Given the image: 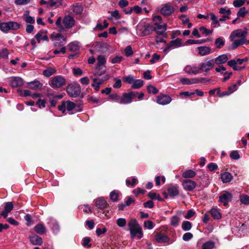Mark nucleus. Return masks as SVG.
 I'll use <instances>...</instances> for the list:
<instances>
[{"label": "nucleus", "instance_id": "obj_34", "mask_svg": "<svg viewBox=\"0 0 249 249\" xmlns=\"http://www.w3.org/2000/svg\"><path fill=\"white\" fill-rule=\"evenodd\" d=\"M35 38L38 43H40L41 40L49 41L48 37L46 35H43V32L41 31H40L36 35Z\"/></svg>", "mask_w": 249, "mask_h": 249}, {"label": "nucleus", "instance_id": "obj_56", "mask_svg": "<svg viewBox=\"0 0 249 249\" xmlns=\"http://www.w3.org/2000/svg\"><path fill=\"white\" fill-rule=\"evenodd\" d=\"M246 0H235L233 2V5L235 7H240L243 5Z\"/></svg>", "mask_w": 249, "mask_h": 249}, {"label": "nucleus", "instance_id": "obj_21", "mask_svg": "<svg viewBox=\"0 0 249 249\" xmlns=\"http://www.w3.org/2000/svg\"><path fill=\"white\" fill-rule=\"evenodd\" d=\"M155 240L159 243H165L169 241V238L166 235L161 233H157L155 235Z\"/></svg>", "mask_w": 249, "mask_h": 249}, {"label": "nucleus", "instance_id": "obj_46", "mask_svg": "<svg viewBox=\"0 0 249 249\" xmlns=\"http://www.w3.org/2000/svg\"><path fill=\"white\" fill-rule=\"evenodd\" d=\"M9 54V52L6 48H3L0 50V59L7 58Z\"/></svg>", "mask_w": 249, "mask_h": 249}, {"label": "nucleus", "instance_id": "obj_30", "mask_svg": "<svg viewBox=\"0 0 249 249\" xmlns=\"http://www.w3.org/2000/svg\"><path fill=\"white\" fill-rule=\"evenodd\" d=\"M221 177L223 183L230 182L233 178L232 175L229 172H224L221 174Z\"/></svg>", "mask_w": 249, "mask_h": 249}, {"label": "nucleus", "instance_id": "obj_54", "mask_svg": "<svg viewBox=\"0 0 249 249\" xmlns=\"http://www.w3.org/2000/svg\"><path fill=\"white\" fill-rule=\"evenodd\" d=\"M123 79L124 82L132 84L134 80V76L131 75L123 77Z\"/></svg>", "mask_w": 249, "mask_h": 249}, {"label": "nucleus", "instance_id": "obj_3", "mask_svg": "<svg viewBox=\"0 0 249 249\" xmlns=\"http://www.w3.org/2000/svg\"><path fill=\"white\" fill-rule=\"evenodd\" d=\"M128 226L132 239H133L136 236L139 239L142 237L143 232L142 227L138 224L136 219H130L128 222Z\"/></svg>", "mask_w": 249, "mask_h": 249}, {"label": "nucleus", "instance_id": "obj_37", "mask_svg": "<svg viewBox=\"0 0 249 249\" xmlns=\"http://www.w3.org/2000/svg\"><path fill=\"white\" fill-rule=\"evenodd\" d=\"M72 11L74 14L76 15H80L82 13L83 11V7L79 3H76L75 4L73 5Z\"/></svg>", "mask_w": 249, "mask_h": 249}, {"label": "nucleus", "instance_id": "obj_60", "mask_svg": "<svg viewBox=\"0 0 249 249\" xmlns=\"http://www.w3.org/2000/svg\"><path fill=\"white\" fill-rule=\"evenodd\" d=\"M230 157L233 160H237L240 158V155L237 151H232L230 154Z\"/></svg>", "mask_w": 249, "mask_h": 249}, {"label": "nucleus", "instance_id": "obj_62", "mask_svg": "<svg viewBox=\"0 0 249 249\" xmlns=\"http://www.w3.org/2000/svg\"><path fill=\"white\" fill-rule=\"evenodd\" d=\"M24 20L28 23H34L35 21V20L34 18L31 17L29 15H24Z\"/></svg>", "mask_w": 249, "mask_h": 249}, {"label": "nucleus", "instance_id": "obj_8", "mask_svg": "<svg viewBox=\"0 0 249 249\" xmlns=\"http://www.w3.org/2000/svg\"><path fill=\"white\" fill-rule=\"evenodd\" d=\"M214 66L213 59L206 60L200 64L199 68L200 72H208L213 69Z\"/></svg>", "mask_w": 249, "mask_h": 249}, {"label": "nucleus", "instance_id": "obj_38", "mask_svg": "<svg viewBox=\"0 0 249 249\" xmlns=\"http://www.w3.org/2000/svg\"><path fill=\"white\" fill-rule=\"evenodd\" d=\"M215 247V243L213 241H208L204 243L202 246V249H213Z\"/></svg>", "mask_w": 249, "mask_h": 249}, {"label": "nucleus", "instance_id": "obj_33", "mask_svg": "<svg viewBox=\"0 0 249 249\" xmlns=\"http://www.w3.org/2000/svg\"><path fill=\"white\" fill-rule=\"evenodd\" d=\"M35 231L39 234H42L46 232V229L42 224H38L34 228Z\"/></svg>", "mask_w": 249, "mask_h": 249}, {"label": "nucleus", "instance_id": "obj_12", "mask_svg": "<svg viewBox=\"0 0 249 249\" xmlns=\"http://www.w3.org/2000/svg\"><path fill=\"white\" fill-rule=\"evenodd\" d=\"M182 185L185 190L192 191L196 187V184L192 180L186 179L182 181Z\"/></svg>", "mask_w": 249, "mask_h": 249}, {"label": "nucleus", "instance_id": "obj_14", "mask_svg": "<svg viewBox=\"0 0 249 249\" xmlns=\"http://www.w3.org/2000/svg\"><path fill=\"white\" fill-rule=\"evenodd\" d=\"M109 79V76L106 75L104 78L99 79L97 78H93V83L91 84V87L94 88L95 91H98L100 89V86L104 83V81Z\"/></svg>", "mask_w": 249, "mask_h": 249}, {"label": "nucleus", "instance_id": "obj_41", "mask_svg": "<svg viewBox=\"0 0 249 249\" xmlns=\"http://www.w3.org/2000/svg\"><path fill=\"white\" fill-rule=\"evenodd\" d=\"M55 69L54 68L50 67L45 70L43 72V74L44 75L46 76L49 77L51 75H53V74L55 73Z\"/></svg>", "mask_w": 249, "mask_h": 249}, {"label": "nucleus", "instance_id": "obj_42", "mask_svg": "<svg viewBox=\"0 0 249 249\" xmlns=\"http://www.w3.org/2000/svg\"><path fill=\"white\" fill-rule=\"evenodd\" d=\"M192 227V223L188 221H183L181 225V228L184 231H188L190 230Z\"/></svg>", "mask_w": 249, "mask_h": 249}, {"label": "nucleus", "instance_id": "obj_49", "mask_svg": "<svg viewBox=\"0 0 249 249\" xmlns=\"http://www.w3.org/2000/svg\"><path fill=\"white\" fill-rule=\"evenodd\" d=\"M215 43L217 48H220L225 44V41L222 37H218L216 39Z\"/></svg>", "mask_w": 249, "mask_h": 249}, {"label": "nucleus", "instance_id": "obj_18", "mask_svg": "<svg viewBox=\"0 0 249 249\" xmlns=\"http://www.w3.org/2000/svg\"><path fill=\"white\" fill-rule=\"evenodd\" d=\"M184 71L189 74L196 75L200 72L199 68L196 65H187L184 68Z\"/></svg>", "mask_w": 249, "mask_h": 249}, {"label": "nucleus", "instance_id": "obj_20", "mask_svg": "<svg viewBox=\"0 0 249 249\" xmlns=\"http://www.w3.org/2000/svg\"><path fill=\"white\" fill-rule=\"evenodd\" d=\"M48 220L47 223L51 227L53 232L57 233L59 231L60 228L56 220L53 218H49Z\"/></svg>", "mask_w": 249, "mask_h": 249}, {"label": "nucleus", "instance_id": "obj_25", "mask_svg": "<svg viewBox=\"0 0 249 249\" xmlns=\"http://www.w3.org/2000/svg\"><path fill=\"white\" fill-rule=\"evenodd\" d=\"M198 53L201 56L206 55L211 53V48L207 46H200L197 48Z\"/></svg>", "mask_w": 249, "mask_h": 249}, {"label": "nucleus", "instance_id": "obj_55", "mask_svg": "<svg viewBox=\"0 0 249 249\" xmlns=\"http://www.w3.org/2000/svg\"><path fill=\"white\" fill-rule=\"evenodd\" d=\"M66 108L68 111L72 110L75 107V104L71 101H68L65 103Z\"/></svg>", "mask_w": 249, "mask_h": 249}, {"label": "nucleus", "instance_id": "obj_28", "mask_svg": "<svg viewBox=\"0 0 249 249\" xmlns=\"http://www.w3.org/2000/svg\"><path fill=\"white\" fill-rule=\"evenodd\" d=\"M210 213L214 219H220L222 217L221 213L217 208H212L210 210Z\"/></svg>", "mask_w": 249, "mask_h": 249}, {"label": "nucleus", "instance_id": "obj_23", "mask_svg": "<svg viewBox=\"0 0 249 249\" xmlns=\"http://www.w3.org/2000/svg\"><path fill=\"white\" fill-rule=\"evenodd\" d=\"M228 57L225 54H223L217 56L214 60V63L217 65H220L224 64L228 61Z\"/></svg>", "mask_w": 249, "mask_h": 249}, {"label": "nucleus", "instance_id": "obj_13", "mask_svg": "<svg viewBox=\"0 0 249 249\" xmlns=\"http://www.w3.org/2000/svg\"><path fill=\"white\" fill-rule=\"evenodd\" d=\"M182 46V39L177 38L175 40L171 41L167 46L163 49V52H167L170 49H174L178 48Z\"/></svg>", "mask_w": 249, "mask_h": 249}, {"label": "nucleus", "instance_id": "obj_32", "mask_svg": "<svg viewBox=\"0 0 249 249\" xmlns=\"http://www.w3.org/2000/svg\"><path fill=\"white\" fill-rule=\"evenodd\" d=\"M196 175V172L193 170H186L182 173V176L185 178H193Z\"/></svg>", "mask_w": 249, "mask_h": 249}, {"label": "nucleus", "instance_id": "obj_24", "mask_svg": "<svg viewBox=\"0 0 249 249\" xmlns=\"http://www.w3.org/2000/svg\"><path fill=\"white\" fill-rule=\"evenodd\" d=\"M106 71V66H96L95 67V71L93 72V75L96 76H101L105 73Z\"/></svg>", "mask_w": 249, "mask_h": 249}, {"label": "nucleus", "instance_id": "obj_51", "mask_svg": "<svg viewBox=\"0 0 249 249\" xmlns=\"http://www.w3.org/2000/svg\"><path fill=\"white\" fill-rule=\"evenodd\" d=\"M147 89L149 93H152L154 94L157 93L159 91L155 87L151 85H149L147 86Z\"/></svg>", "mask_w": 249, "mask_h": 249}, {"label": "nucleus", "instance_id": "obj_7", "mask_svg": "<svg viewBox=\"0 0 249 249\" xmlns=\"http://www.w3.org/2000/svg\"><path fill=\"white\" fill-rule=\"evenodd\" d=\"M138 94L137 91H131L123 94L121 98L120 103L122 104H128L132 102L133 99L136 97Z\"/></svg>", "mask_w": 249, "mask_h": 249}, {"label": "nucleus", "instance_id": "obj_22", "mask_svg": "<svg viewBox=\"0 0 249 249\" xmlns=\"http://www.w3.org/2000/svg\"><path fill=\"white\" fill-rule=\"evenodd\" d=\"M42 87V84L38 81H34L28 83V88L32 89H40Z\"/></svg>", "mask_w": 249, "mask_h": 249}, {"label": "nucleus", "instance_id": "obj_31", "mask_svg": "<svg viewBox=\"0 0 249 249\" xmlns=\"http://www.w3.org/2000/svg\"><path fill=\"white\" fill-rule=\"evenodd\" d=\"M49 5L52 7H59L60 6H65L63 0H49Z\"/></svg>", "mask_w": 249, "mask_h": 249}, {"label": "nucleus", "instance_id": "obj_5", "mask_svg": "<svg viewBox=\"0 0 249 249\" xmlns=\"http://www.w3.org/2000/svg\"><path fill=\"white\" fill-rule=\"evenodd\" d=\"M67 92L71 97H78L81 93V87L78 83L71 84L68 86Z\"/></svg>", "mask_w": 249, "mask_h": 249}, {"label": "nucleus", "instance_id": "obj_1", "mask_svg": "<svg viewBox=\"0 0 249 249\" xmlns=\"http://www.w3.org/2000/svg\"><path fill=\"white\" fill-rule=\"evenodd\" d=\"M248 34L247 29L244 30L237 29L231 32L230 38L232 42V46L233 48H237L239 45L244 44L246 42V36Z\"/></svg>", "mask_w": 249, "mask_h": 249}, {"label": "nucleus", "instance_id": "obj_15", "mask_svg": "<svg viewBox=\"0 0 249 249\" xmlns=\"http://www.w3.org/2000/svg\"><path fill=\"white\" fill-rule=\"evenodd\" d=\"M154 24L155 25V26H154V31H156L159 35H163L167 29L166 24L162 22H156V23Z\"/></svg>", "mask_w": 249, "mask_h": 249}, {"label": "nucleus", "instance_id": "obj_43", "mask_svg": "<svg viewBox=\"0 0 249 249\" xmlns=\"http://www.w3.org/2000/svg\"><path fill=\"white\" fill-rule=\"evenodd\" d=\"M240 201L242 204L249 205V196L247 195H241L239 196Z\"/></svg>", "mask_w": 249, "mask_h": 249}, {"label": "nucleus", "instance_id": "obj_63", "mask_svg": "<svg viewBox=\"0 0 249 249\" xmlns=\"http://www.w3.org/2000/svg\"><path fill=\"white\" fill-rule=\"evenodd\" d=\"M110 198L114 201H116L118 200V194L113 191L110 193Z\"/></svg>", "mask_w": 249, "mask_h": 249}, {"label": "nucleus", "instance_id": "obj_44", "mask_svg": "<svg viewBox=\"0 0 249 249\" xmlns=\"http://www.w3.org/2000/svg\"><path fill=\"white\" fill-rule=\"evenodd\" d=\"M126 220L124 218H119L116 220V224L117 226L121 228H123L126 225Z\"/></svg>", "mask_w": 249, "mask_h": 249}, {"label": "nucleus", "instance_id": "obj_58", "mask_svg": "<svg viewBox=\"0 0 249 249\" xmlns=\"http://www.w3.org/2000/svg\"><path fill=\"white\" fill-rule=\"evenodd\" d=\"M143 226L144 228L149 230L152 229L154 227L153 223L150 220H147L144 221Z\"/></svg>", "mask_w": 249, "mask_h": 249}, {"label": "nucleus", "instance_id": "obj_53", "mask_svg": "<svg viewBox=\"0 0 249 249\" xmlns=\"http://www.w3.org/2000/svg\"><path fill=\"white\" fill-rule=\"evenodd\" d=\"M46 102L44 99H38V101L36 102V105H37L39 108H44L46 106Z\"/></svg>", "mask_w": 249, "mask_h": 249}, {"label": "nucleus", "instance_id": "obj_29", "mask_svg": "<svg viewBox=\"0 0 249 249\" xmlns=\"http://www.w3.org/2000/svg\"><path fill=\"white\" fill-rule=\"evenodd\" d=\"M107 205V201L101 198H98L95 200V205L99 209H104L106 208Z\"/></svg>", "mask_w": 249, "mask_h": 249}, {"label": "nucleus", "instance_id": "obj_59", "mask_svg": "<svg viewBox=\"0 0 249 249\" xmlns=\"http://www.w3.org/2000/svg\"><path fill=\"white\" fill-rule=\"evenodd\" d=\"M109 98L112 101L120 103L121 101V98L118 94H110L109 96Z\"/></svg>", "mask_w": 249, "mask_h": 249}, {"label": "nucleus", "instance_id": "obj_45", "mask_svg": "<svg viewBox=\"0 0 249 249\" xmlns=\"http://www.w3.org/2000/svg\"><path fill=\"white\" fill-rule=\"evenodd\" d=\"M108 23L107 20H105L103 22V25L101 23H98L96 25L95 29L97 30L101 31L105 28H106L108 26Z\"/></svg>", "mask_w": 249, "mask_h": 249}, {"label": "nucleus", "instance_id": "obj_27", "mask_svg": "<svg viewBox=\"0 0 249 249\" xmlns=\"http://www.w3.org/2000/svg\"><path fill=\"white\" fill-rule=\"evenodd\" d=\"M30 242L35 245H41L43 241L42 238L36 235H33L30 237Z\"/></svg>", "mask_w": 249, "mask_h": 249}, {"label": "nucleus", "instance_id": "obj_35", "mask_svg": "<svg viewBox=\"0 0 249 249\" xmlns=\"http://www.w3.org/2000/svg\"><path fill=\"white\" fill-rule=\"evenodd\" d=\"M68 48L71 52H76L79 50L80 46L79 42L77 41H73L70 43L68 45Z\"/></svg>", "mask_w": 249, "mask_h": 249}, {"label": "nucleus", "instance_id": "obj_4", "mask_svg": "<svg viewBox=\"0 0 249 249\" xmlns=\"http://www.w3.org/2000/svg\"><path fill=\"white\" fill-rule=\"evenodd\" d=\"M19 27V24L15 21L0 23V30L5 33H8L10 30H17Z\"/></svg>", "mask_w": 249, "mask_h": 249}, {"label": "nucleus", "instance_id": "obj_19", "mask_svg": "<svg viewBox=\"0 0 249 249\" xmlns=\"http://www.w3.org/2000/svg\"><path fill=\"white\" fill-rule=\"evenodd\" d=\"M171 98L166 94H160L157 97V102L161 105H165L171 102Z\"/></svg>", "mask_w": 249, "mask_h": 249}, {"label": "nucleus", "instance_id": "obj_36", "mask_svg": "<svg viewBox=\"0 0 249 249\" xmlns=\"http://www.w3.org/2000/svg\"><path fill=\"white\" fill-rule=\"evenodd\" d=\"M228 65L231 67L234 71H239L245 68V67H240L236 65L235 60H231L228 62Z\"/></svg>", "mask_w": 249, "mask_h": 249}, {"label": "nucleus", "instance_id": "obj_9", "mask_svg": "<svg viewBox=\"0 0 249 249\" xmlns=\"http://www.w3.org/2000/svg\"><path fill=\"white\" fill-rule=\"evenodd\" d=\"M232 194L228 191H225L220 194L219 196V201L226 206L232 200Z\"/></svg>", "mask_w": 249, "mask_h": 249}, {"label": "nucleus", "instance_id": "obj_61", "mask_svg": "<svg viewBox=\"0 0 249 249\" xmlns=\"http://www.w3.org/2000/svg\"><path fill=\"white\" fill-rule=\"evenodd\" d=\"M193 237V235L191 232H186L182 236V239L185 241H188Z\"/></svg>", "mask_w": 249, "mask_h": 249}, {"label": "nucleus", "instance_id": "obj_64", "mask_svg": "<svg viewBox=\"0 0 249 249\" xmlns=\"http://www.w3.org/2000/svg\"><path fill=\"white\" fill-rule=\"evenodd\" d=\"M199 30L200 31L202 32L203 34H204L206 36L209 35L213 32V30H208L203 26L199 28Z\"/></svg>", "mask_w": 249, "mask_h": 249}, {"label": "nucleus", "instance_id": "obj_47", "mask_svg": "<svg viewBox=\"0 0 249 249\" xmlns=\"http://www.w3.org/2000/svg\"><path fill=\"white\" fill-rule=\"evenodd\" d=\"M179 221V218L177 215L173 216L171 218V224L174 226L177 227L178 225Z\"/></svg>", "mask_w": 249, "mask_h": 249}, {"label": "nucleus", "instance_id": "obj_11", "mask_svg": "<svg viewBox=\"0 0 249 249\" xmlns=\"http://www.w3.org/2000/svg\"><path fill=\"white\" fill-rule=\"evenodd\" d=\"M138 30L141 31L142 36H145L151 34L154 31V26L146 25H139Z\"/></svg>", "mask_w": 249, "mask_h": 249}, {"label": "nucleus", "instance_id": "obj_40", "mask_svg": "<svg viewBox=\"0 0 249 249\" xmlns=\"http://www.w3.org/2000/svg\"><path fill=\"white\" fill-rule=\"evenodd\" d=\"M143 85V81L141 79H137L134 80L132 83L131 87L134 89H138L140 88Z\"/></svg>", "mask_w": 249, "mask_h": 249}, {"label": "nucleus", "instance_id": "obj_52", "mask_svg": "<svg viewBox=\"0 0 249 249\" xmlns=\"http://www.w3.org/2000/svg\"><path fill=\"white\" fill-rule=\"evenodd\" d=\"M13 209V204L12 202H8L5 204L4 210L10 213Z\"/></svg>", "mask_w": 249, "mask_h": 249}, {"label": "nucleus", "instance_id": "obj_50", "mask_svg": "<svg viewBox=\"0 0 249 249\" xmlns=\"http://www.w3.org/2000/svg\"><path fill=\"white\" fill-rule=\"evenodd\" d=\"M205 42V40L200 39V40H194V39H189L186 41V43L189 44H200L204 43Z\"/></svg>", "mask_w": 249, "mask_h": 249}, {"label": "nucleus", "instance_id": "obj_39", "mask_svg": "<svg viewBox=\"0 0 249 249\" xmlns=\"http://www.w3.org/2000/svg\"><path fill=\"white\" fill-rule=\"evenodd\" d=\"M97 63L96 66H105L106 63V59L104 55H99L97 58Z\"/></svg>", "mask_w": 249, "mask_h": 249}, {"label": "nucleus", "instance_id": "obj_6", "mask_svg": "<svg viewBox=\"0 0 249 249\" xmlns=\"http://www.w3.org/2000/svg\"><path fill=\"white\" fill-rule=\"evenodd\" d=\"M55 47H61L66 43V38L59 33H53L51 35Z\"/></svg>", "mask_w": 249, "mask_h": 249}, {"label": "nucleus", "instance_id": "obj_26", "mask_svg": "<svg viewBox=\"0 0 249 249\" xmlns=\"http://www.w3.org/2000/svg\"><path fill=\"white\" fill-rule=\"evenodd\" d=\"M168 193L171 197H175L179 194L178 186L177 185L168 188Z\"/></svg>", "mask_w": 249, "mask_h": 249}, {"label": "nucleus", "instance_id": "obj_16", "mask_svg": "<svg viewBox=\"0 0 249 249\" xmlns=\"http://www.w3.org/2000/svg\"><path fill=\"white\" fill-rule=\"evenodd\" d=\"M174 11V7L169 3L164 4L162 5L160 9V13L164 16H169L171 15Z\"/></svg>", "mask_w": 249, "mask_h": 249}, {"label": "nucleus", "instance_id": "obj_17", "mask_svg": "<svg viewBox=\"0 0 249 249\" xmlns=\"http://www.w3.org/2000/svg\"><path fill=\"white\" fill-rule=\"evenodd\" d=\"M10 86L13 88L21 87L23 85V80L19 77H13L9 79Z\"/></svg>", "mask_w": 249, "mask_h": 249}, {"label": "nucleus", "instance_id": "obj_10", "mask_svg": "<svg viewBox=\"0 0 249 249\" xmlns=\"http://www.w3.org/2000/svg\"><path fill=\"white\" fill-rule=\"evenodd\" d=\"M65 79L61 75L53 77L51 81V84L54 88H60L65 84Z\"/></svg>", "mask_w": 249, "mask_h": 249}, {"label": "nucleus", "instance_id": "obj_2", "mask_svg": "<svg viewBox=\"0 0 249 249\" xmlns=\"http://www.w3.org/2000/svg\"><path fill=\"white\" fill-rule=\"evenodd\" d=\"M75 23V20L71 16H66L63 19L61 17L57 18L55 24L57 29L60 32H64L66 29L72 28Z\"/></svg>", "mask_w": 249, "mask_h": 249}, {"label": "nucleus", "instance_id": "obj_48", "mask_svg": "<svg viewBox=\"0 0 249 249\" xmlns=\"http://www.w3.org/2000/svg\"><path fill=\"white\" fill-rule=\"evenodd\" d=\"M248 13V11L246 10L245 7H243L239 9L237 15L238 17L244 18Z\"/></svg>", "mask_w": 249, "mask_h": 249}, {"label": "nucleus", "instance_id": "obj_57", "mask_svg": "<svg viewBox=\"0 0 249 249\" xmlns=\"http://www.w3.org/2000/svg\"><path fill=\"white\" fill-rule=\"evenodd\" d=\"M219 13L223 15H226L230 17V15L231 14V11L229 9H226L225 8H221L219 9Z\"/></svg>", "mask_w": 249, "mask_h": 249}]
</instances>
